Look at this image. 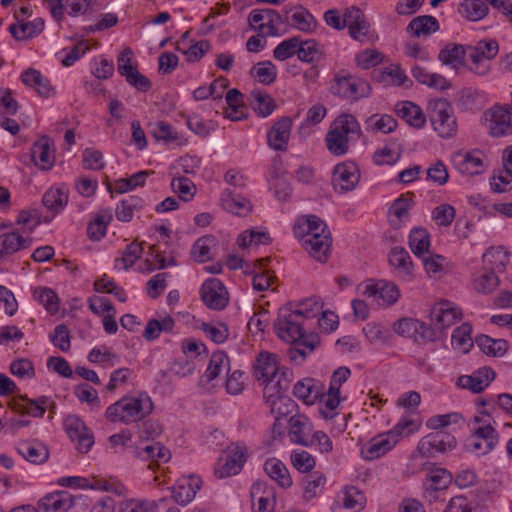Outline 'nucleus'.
Segmentation results:
<instances>
[{
  "label": "nucleus",
  "instance_id": "21",
  "mask_svg": "<svg viewBox=\"0 0 512 512\" xmlns=\"http://www.w3.org/2000/svg\"><path fill=\"white\" fill-rule=\"evenodd\" d=\"M313 425L308 417L303 414H296L289 419V436L293 443L302 446L311 445Z\"/></svg>",
  "mask_w": 512,
  "mask_h": 512
},
{
  "label": "nucleus",
  "instance_id": "58",
  "mask_svg": "<svg viewBox=\"0 0 512 512\" xmlns=\"http://www.w3.org/2000/svg\"><path fill=\"white\" fill-rule=\"evenodd\" d=\"M34 298L50 313L55 314L59 310V299L54 290L47 287H38L34 290Z\"/></svg>",
  "mask_w": 512,
  "mask_h": 512
},
{
  "label": "nucleus",
  "instance_id": "23",
  "mask_svg": "<svg viewBox=\"0 0 512 512\" xmlns=\"http://www.w3.org/2000/svg\"><path fill=\"white\" fill-rule=\"evenodd\" d=\"M34 164L41 170H50L55 163V150L49 137L42 136L31 148Z\"/></svg>",
  "mask_w": 512,
  "mask_h": 512
},
{
  "label": "nucleus",
  "instance_id": "17",
  "mask_svg": "<svg viewBox=\"0 0 512 512\" xmlns=\"http://www.w3.org/2000/svg\"><path fill=\"white\" fill-rule=\"evenodd\" d=\"M247 458L246 447L240 444H231L227 449V458L221 468H215V473L219 478L236 475L242 469Z\"/></svg>",
  "mask_w": 512,
  "mask_h": 512
},
{
  "label": "nucleus",
  "instance_id": "12",
  "mask_svg": "<svg viewBox=\"0 0 512 512\" xmlns=\"http://www.w3.org/2000/svg\"><path fill=\"white\" fill-rule=\"evenodd\" d=\"M201 298L208 308L222 310L228 304L229 294L219 279L210 278L202 284Z\"/></svg>",
  "mask_w": 512,
  "mask_h": 512
},
{
  "label": "nucleus",
  "instance_id": "24",
  "mask_svg": "<svg viewBox=\"0 0 512 512\" xmlns=\"http://www.w3.org/2000/svg\"><path fill=\"white\" fill-rule=\"evenodd\" d=\"M461 317L460 309L448 301L439 302L431 309V320L438 329L450 327Z\"/></svg>",
  "mask_w": 512,
  "mask_h": 512
},
{
  "label": "nucleus",
  "instance_id": "42",
  "mask_svg": "<svg viewBox=\"0 0 512 512\" xmlns=\"http://www.w3.org/2000/svg\"><path fill=\"white\" fill-rule=\"evenodd\" d=\"M42 203L54 213L62 211L68 203V189L65 186L49 188L43 195Z\"/></svg>",
  "mask_w": 512,
  "mask_h": 512
},
{
  "label": "nucleus",
  "instance_id": "13",
  "mask_svg": "<svg viewBox=\"0 0 512 512\" xmlns=\"http://www.w3.org/2000/svg\"><path fill=\"white\" fill-rule=\"evenodd\" d=\"M489 134L493 137H503L512 134L510 111L503 106H494L485 113Z\"/></svg>",
  "mask_w": 512,
  "mask_h": 512
},
{
  "label": "nucleus",
  "instance_id": "14",
  "mask_svg": "<svg viewBox=\"0 0 512 512\" xmlns=\"http://www.w3.org/2000/svg\"><path fill=\"white\" fill-rule=\"evenodd\" d=\"M63 425L70 439L77 442V449L87 453L94 444V438L84 422L76 415H68Z\"/></svg>",
  "mask_w": 512,
  "mask_h": 512
},
{
  "label": "nucleus",
  "instance_id": "52",
  "mask_svg": "<svg viewBox=\"0 0 512 512\" xmlns=\"http://www.w3.org/2000/svg\"><path fill=\"white\" fill-rule=\"evenodd\" d=\"M174 320L170 316H165L161 320L150 319L144 329L143 337L147 341L155 340L161 332H170L173 330Z\"/></svg>",
  "mask_w": 512,
  "mask_h": 512
},
{
  "label": "nucleus",
  "instance_id": "9",
  "mask_svg": "<svg viewBox=\"0 0 512 512\" xmlns=\"http://www.w3.org/2000/svg\"><path fill=\"white\" fill-rule=\"evenodd\" d=\"M263 397L266 404L270 407L271 414L275 415L276 421L292 413L296 407V403L290 397L283 394L281 386L268 385L264 387Z\"/></svg>",
  "mask_w": 512,
  "mask_h": 512
},
{
  "label": "nucleus",
  "instance_id": "41",
  "mask_svg": "<svg viewBox=\"0 0 512 512\" xmlns=\"http://www.w3.org/2000/svg\"><path fill=\"white\" fill-rule=\"evenodd\" d=\"M17 451L23 458L33 464H42L49 457L47 447L38 442H21L17 447Z\"/></svg>",
  "mask_w": 512,
  "mask_h": 512
},
{
  "label": "nucleus",
  "instance_id": "32",
  "mask_svg": "<svg viewBox=\"0 0 512 512\" xmlns=\"http://www.w3.org/2000/svg\"><path fill=\"white\" fill-rule=\"evenodd\" d=\"M322 406L319 409L320 414L325 419H336L340 421L339 430H345L347 426V416L345 414L339 415L335 410L339 406L340 397L339 392L328 389L327 393L322 396Z\"/></svg>",
  "mask_w": 512,
  "mask_h": 512
},
{
  "label": "nucleus",
  "instance_id": "59",
  "mask_svg": "<svg viewBox=\"0 0 512 512\" xmlns=\"http://www.w3.org/2000/svg\"><path fill=\"white\" fill-rule=\"evenodd\" d=\"M297 56L303 62L312 63L320 60L322 51L315 40H298Z\"/></svg>",
  "mask_w": 512,
  "mask_h": 512
},
{
  "label": "nucleus",
  "instance_id": "39",
  "mask_svg": "<svg viewBox=\"0 0 512 512\" xmlns=\"http://www.w3.org/2000/svg\"><path fill=\"white\" fill-rule=\"evenodd\" d=\"M47 4L55 20L62 18L64 9L68 11L69 15L76 16L84 13L89 6L88 0H66L65 7L62 5V0H48Z\"/></svg>",
  "mask_w": 512,
  "mask_h": 512
},
{
  "label": "nucleus",
  "instance_id": "54",
  "mask_svg": "<svg viewBox=\"0 0 512 512\" xmlns=\"http://www.w3.org/2000/svg\"><path fill=\"white\" fill-rule=\"evenodd\" d=\"M471 332L472 327L468 323H463L461 326L457 327L452 333L451 342L453 347L463 353H467L473 346Z\"/></svg>",
  "mask_w": 512,
  "mask_h": 512
},
{
  "label": "nucleus",
  "instance_id": "49",
  "mask_svg": "<svg viewBox=\"0 0 512 512\" xmlns=\"http://www.w3.org/2000/svg\"><path fill=\"white\" fill-rule=\"evenodd\" d=\"M230 370V363L228 356L223 351L214 352L209 361V365L205 372L207 381H212L217 378L221 373H228Z\"/></svg>",
  "mask_w": 512,
  "mask_h": 512
},
{
  "label": "nucleus",
  "instance_id": "8",
  "mask_svg": "<svg viewBox=\"0 0 512 512\" xmlns=\"http://www.w3.org/2000/svg\"><path fill=\"white\" fill-rule=\"evenodd\" d=\"M456 447V439L454 436L437 431L423 437L417 446L418 451L424 457H435L438 453L451 451Z\"/></svg>",
  "mask_w": 512,
  "mask_h": 512
},
{
  "label": "nucleus",
  "instance_id": "62",
  "mask_svg": "<svg viewBox=\"0 0 512 512\" xmlns=\"http://www.w3.org/2000/svg\"><path fill=\"white\" fill-rule=\"evenodd\" d=\"M143 200L136 196H129L123 199L116 207V217L123 222H129L133 217V212L142 207Z\"/></svg>",
  "mask_w": 512,
  "mask_h": 512
},
{
  "label": "nucleus",
  "instance_id": "7",
  "mask_svg": "<svg viewBox=\"0 0 512 512\" xmlns=\"http://www.w3.org/2000/svg\"><path fill=\"white\" fill-rule=\"evenodd\" d=\"M331 90L333 94L342 98L359 100L369 96L371 87L367 81L347 74L337 75Z\"/></svg>",
  "mask_w": 512,
  "mask_h": 512
},
{
  "label": "nucleus",
  "instance_id": "4",
  "mask_svg": "<svg viewBox=\"0 0 512 512\" xmlns=\"http://www.w3.org/2000/svg\"><path fill=\"white\" fill-rule=\"evenodd\" d=\"M429 119L434 131L441 138H452L456 135L458 125L451 104L445 99H435L428 104Z\"/></svg>",
  "mask_w": 512,
  "mask_h": 512
},
{
  "label": "nucleus",
  "instance_id": "28",
  "mask_svg": "<svg viewBox=\"0 0 512 512\" xmlns=\"http://www.w3.org/2000/svg\"><path fill=\"white\" fill-rule=\"evenodd\" d=\"M280 16L272 9H255L252 10L248 17L251 29L263 32H275V23L278 22Z\"/></svg>",
  "mask_w": 512,
  "mask_h": 512
},
{
  "label": "nucleus",
  "instance_id": "38",
  "mask_svg": "<svg viewBox=\"0 0 512 512\" xmlns=\"http://www.w3.org/2000/svg\"><path fill=\"white\" fill-rule=\"evenodd\" d=\"M269 258H261L254 264L253 270L249 272L252 274V285L254 290L266 291L273 283L275 276L266 268Z\"/></svg>",
  "mask_w": 512,
  "mask_h": 512
},
{
  "label": "nucleus",
  "instance_id": "11",
  "mask_svg": "<svg viewBox=\"0 0 512 512\" xmlns=\"http://www.w3.org/2000/svg\"><path fill=\"white\" fill-rule=\"evenodd\" d=\"M254 377L264 387L268 385L281 386L280 378L278 377V364L275 354L268 352H261L254 365Z\"/></svg>",
  "mask_w": 512,
  "mask_h": 512
},
{
  "label": "nucleus",
  "instance_id": "6",
  "mask_svg": "<svg viewBox=\"0 0 512 512\" xmlns=\"http://www.w3.org/2000/svg\"><path fill=\"white\" fill-rule=\"evenodd\" d=\"M468 60L471 63L468 68L473 73L484 76L490 71L489 61L496 57L499 51V45L494 39H484L478 41L475 45H468Z\"/></svg>",
  "mask_w": 512,
  "mask_h": 512
},
{
  "label": "nucleus",
  "instance_id": "2",
  "mask_svg": "<svg viewBox=\"0 0 512 512\" xmlns=\"http://www.w3.org/2000/svg\"><path fill=\"white\" fill-rule=\"evenodd\" d=\"M153 410V403L146 394L126 396L110 405L105 412L111 422L132 424L144 419Z\"/></svg>",
  "mask_w": 512,
  "mask_h": 512
},
{
  "label": "nucleus",
  "instance_id": "40",
  "mask_svg": "<svg viewBox=\"0 0 512 512\" xmlns=\"http://www.w3.org/2000/svg\"><path fill=\"white\" fill-rule=\"evenodd\" d=\"M389 263L404 279L412 276L413 264L409 253L402 247H394L389 254Z\"/></svg>",
  "mask_w": 512,
  "mask_h": 512
},
{
  "label": "nucleus",
  "instance_id": "45",
  "mask_svg": "<svg viewBox=\"0 0 512 512\" xmlns=\"http://www.w3.org/2000/svg\"><path fill=\"white\" fill-rule=\"evenodd\" d=\"M408 243L413 254L422 257L429 252L430 234L425 228L416 227L411 230Z\"/></svg>",
  "mask_w": 512,
  "mask_h": 512
},
{
  "label": "nucleus",
  "instance_id": "51",
  "mask_svg": "<svg viewBox=\"0 0 512 512\" xmlns=\"http://www.w3.org/2000/svg\"><path fill=\"white\" fill-rule=\"evenodd\" d=\"M476 343L482 352L494 357L503 356L508 349V343L506 340L492 339L487 335L477 337Z\"/></svg>",
  "mask_w": 512,
  "mask_h": 512
},
{
  "label": "nucleus",
  "instance_id": "57",
  "mask_svg": "<svg viewBox=\"0 0 512 512\" xmlns=\"http://www.w3.org/2000/svg\"><path fill=\"white\" fill-rule=\"evenodd\" d=\"M251 105L254 111L261 117L269 116L276 108L274 99L264 92H253Z\"/></svg>",
  "mask_w": 512,
  "mask_h": 512
},
{
  "label": "nucleus",
  "instance_id": "15",
  "mask_svg": "<svg viewBox=\"0 0 512 512\" xmlns=\"http://www.w3.org/2000/svg\"><path fill=\"white\" fill-rule=\"evenodd\" d=\"M360 173L357 166L352 162L342 163L335 166L332 177V184L337 192L352 191L358 184Z\"/></svg>",
  "mask_w": 512,
  "mask_h": 512
},
{
  "label": "nucleus",
  "instance_id": "22",
  "mask_svg": "<svg viewBox=\"0 0 512 512\" xmlns=\"http://www.w3.org/2000/svg\"><path fill=\"white\" fill-rule=\"evenodd\" d=\"M363 295L368 298H374L376 301L382 300L383 305H392L400 297V291L397 285L385 281L371 283L364 286ZM380 304V302H378Z\"/></svg>",
  "mask_w": 512,
  "mask_h": 512
},
{
  "label": "nucleus",
  "instance_id": "36",
  "mask_svg": "<svg viewBox=\"0 0 512 512\" xmlns=\"http://www.w3.org/2000/svg\"><path fill=\"white\" fill-rule=\"evenodd\" d=\"M200 487V478L195 476L184 478L174 487L173 498L177 503L185 505L194 499Z\"/></svg>",
  "mask_w": 512,
  "mask_h": 512
},
{
  "label": "nucleus",
  "instance_id": "47",
  "mask_svg": "<svg viewBox=\"0 0 512 512\" xmlns=\"http://www.w3.org/2000/svg\"><path fill=\"white\" fill-rule=\"evenodd\" d=\"M458 11L469 21H479L487 15L488 6L482 0H463Z\"/></svg>",
  "mask_w": 512,
  "mask_h": 512
},
{
  "label": "nucleus",
  "instance_id": "63",
  "mask_svg": "<svg viewBox=\"0 0 512 512\" xmlns=\"http://www.w3.org/2000/svg\"><path fill=\"white\" fill-rule=\"evenodd\" d=\"M363 507V495L355 487L346 488L343 492L342 505L334 507V512L344 508L352 512L361 510Z\"/></svg>",
  "mask_w": 512,
  "mask_h": 512
},
{
  "label": "nucleus",
  "instance_id": "60",
  "mask_svg": "<svg viewBox=\"0 0 512 512\" xmlns=\"http://www.w3.org/2000/svg\"><path fill=\"white\" fill-rule=\"evenodd\" d=\"M466 55L468 56L467 46L455 44L442 49L439 59L443 64L456 66L463 62Z\"/></svg>",
  "mask_w": 512,
  "mask_h": 512
},
{
  "label": "nucleus",
  "instance_id": "64",
  "mask_svg": "<svg viewBox=\"0 0 512 512\" xmlns=\"http://www.w3.org/2000/svg\"><path fill=\"white\" fill-rule=\"evenodd\" d=\"M151 134L157 141H164L165 143L180 142V137L175 129L164 121L154 123Z\"/></svg>",
  "mask_w": 512,
  "mask_h": 512
},
{
  "label": "nucleus",
  "instance_id": "18",
  "mask_svg": "<svg viewBox=\"0 0 512 512\" xmlns=\"http://www.w3.org/2000/svg\"><path fill=\"white\" fill-rule=\"evenodd\" d=\"M454 167L461 173L469 176L478 175L483 172L484 164L479 151L456 152L452 155Z\"/></svg>",
  "mask_w": 512,
  "mask_h": 512
},
{
  "label": "nucleus",
  "instance_id": "30",
  "mask_svg": "<svg viewBox=\"0 0 512 512\" xmlns=\"http://www.w3.org/2000/svg\"><path fill=\"white\" fill-rule=\"evenodd\" d=\"M285 19L291 27L301 32H312L317 26L313 15L302 6L287 10Z\"/></svg>",
  "mask_w": 512,
  "mask_h": 512
},
{
  "label": "nucleus",
  "instance_id": "48",
  "mask_svg": "<svg viewBox=\"0 0 512 512\" xmlns=\"http://www.w3.org/2000/svg\"><path fill=\"white\" fill-rule=\"evenodd\" d=\"M1 250L0 255H10L21 249H25L30 246L31 239L24 238L16 232L5 233L0 237Z\"/></svg>",
  "mask_w": 512,
  "mask_h": 512
},
{
  "label": "nucleus",
  "instance_id": "16",
  "mask_svg": "<svg viewBox=\"0 0 512 512\" xmlns=\"http://www.w3.org/2000/svg\"><path fill=\"white\" fill-rule=\"evenodd\" d=\"M253 512H273L276 496L272 486L266 482L257 481L250 488Z\"/></svg>",
  "mask_w": 512,
  "mask_h": 512
},
{
  "label": "nucleus",
  "instance_id": "31",
  "mask_svg": "<svg viewBox=\"0 0 512 512\" xmlns=\"http://www.w3.org/2000/svg\"><path fill=\"white\" fill-rule=\"evenodd\" d=\"M21 80L26 86L34 88L41 97L49 98L55 95V88L50 81L36 69L25 70L21 74Z\"/></svg>",
  "mask_w": 512,
  "mask_h": 512
},
{
  "label": "nucleus",
  "instance_id": "29",
  "mask_svg": "<svg viewBox=\"0 0 512 512\" xmlns=\"http://www.w3.org/2000/svg\"><path fill=\"white\" fill-rule=\"evenodd\" d=\"M452 482V475L446 469L435 468L427 473L423 483L426 497L435 498L434 493L448 488Z\"/></svg>",
  "mask_w": 512,
  "mask_h": 512
},
{
  "label": "nucleus",
  "instance_id": "5",
  "mask_svg": "<svg viewBox=\"0 0 512 512\" xmlns=\"http://www.w3.org/2000/svg\"><path fill=\"white\" fill-rule=\"evenodd\" d=\"M304 310L282 308L274 324L277 335L284 341L295 343L303 337Z\"/></svg>",
  "mask_w": 512,
  "mask_h": 512
},
{
  "label": "nucleus",
  "instance_id": "27",
  "mask_svg": "<svg viewBox=\"0 0 512 512\" xmlns=\"http://www.w3.org/2000/svg\"><path fill=\"white\" fill-rule=\"evenodd\" d=\"M220 203L224 210L238 216H246L252 210L251 202L247 198L230 189L221 193Z\"/></svg>",
  "mask_w": 512,
  "mask_h": 512
},
{
  "label": "nucleus",
  "instance_id": "1",
  "mask_svg": "<svg viewBox=\"0 0 512 512\" xmlns=\"http://www.w3.org/2000/svg\"><path fill=\"white\" fill-rule=\"evenodd\" d=\"M294 235L316 261L324 263L331 252V233L324 221L315 215L300 217L294 225Z\"/></svg>",
  "mask_w": 512,
  "mask_h": 512
},
{
  "label": "nucleus",
  "instance_id": "35",
  "mask_svg": "<svg viewBox=\"0 0 512 512\" xmlns=\"http://www.w3.org/2000/svg\"><path fill=\"white\" fill-rule=\"evenodd\" d=\"M397 116L405 120L415 128H422L425 125L426 117L421 108L410 101H402L395 105Z\"/></svg>",
  "mask_w": 512,
  "mask_h": 512
},
{
  "label": "nucleus",
  "instance_id": "26",
  "mask_svg": "<svg viewBox=\"0 0 512 512\" xmlns=\"http://www.w3.org/2000/svg\"><path fill=\"white\" fill-rule=\"evenodd\" d=\"M398 442L397 438H393V433L379 435L369 441L362 449L361 453L367 460H374L390 451Z\"/></svg>",
  "mask_w": 512,
  "mask_h": 512
},
{
  "label": "nucleus",
  "instance_id": "53",
  "mask_svg": "<svg viewBox=\"0 0 512 512\" xmlns=\"http://www.w3.org/2000/svg\"><path fill=\"white\" fill-rule=\"evenodd\" d=\"M410 206V201L404 197L393 202L389 210V221L394 228H399L408 219Z\"/></svg>",
  "mask_w": 512,
  "mask_h": 512
},
{
  "label": "nucleus",
  "instance_id": "37",
  "mask_svg": "<svg viewBox=\"0 0 512 512\" xmlns=\"http://www.w3.org/2000/svg\"><path fill=\"white\" fill-rule=\"evenodd\" d=\"M138 456L142 460H149L148 468L154 470L156 467H159L160 463H167L171 458V453L161 443L156 442L141 449L138 452Z\"/></svg>",
  "mask_w": 512,
  "mask_h": 512
},
{
  "label": "nucleus",
  "instance_id": "33",
  "mask_svg": "<svg viewBox=\"0 0 512 512\" xmlns=\"http://www.w3.org/2000/svg\"><path fill=\"white\" fill-rule=\"evenodd\" d=\"M376 79L378 82L387 86H401L409 88L412 86V80L406 75L399 64H391L378 72Z\"/></svg>",
  "mask_w": 512,
  "mask_h": 512
},
{
  "label": "nucleus",
  "instance_id": "3",
  "mask_svg": "<svg viewBox=\"0 0 512 512\" xmlns=\"http://www.w3.org/2000/svg\"><path fill=\"white\" fill-rule=\"evenodd\" d=\"M361 129L357 119L351 114L338 116L331 125L325 141L327 149L336 156L345 155L349 150V141L358 137Z\"/></svg>",
  "mask_w": 512,
  "mask_h": 512
},
{
  "label": "nucleus",
  "instance_id": "43",
  "mask_svg": "<svg viewBox=\"0 0 512 512\" xmlns=\"http://www.w3.org/2000/svg\"><path fill=\"white\" fill-rule=\"evenodd\" d=\"M482 260L484 269L503 272L509 262L508 252L501 246L491 247L483 254Z\"/></svg>",
  "mask_w": 512,
  "mask_h": 512
},
{
  "label": "nucleus",
  "instance_id": "46",
  "mask_svg": "<svg viewBox=\"0 0 512 512\" xmlns=\"http://www.w3.org/2000/svg\"><path fill=\"white\" fill-rule=\"evenodd\" d=\"M397 127V121L388 114H373L365 122L369 132L388 134Z\"/></svg>",
  "mask_w": 512,
  "mask_h": 512
},
{
  "label": "nucleus",
  "instance_id": "56",
  "mask_svg": "<svg viewBox=\"0 0 512 512\" xmlns=\"http://www.w3.org/2000/svg\"><path fill=\"white\" fill-rule=\"evenodd\" d=\"M293 394L307 404H312L319 397V391L315 387L314 381L309 378L298 381L294 385Z\"/></svg>",
  "mask_w": 512,
  "mask_h": 512
},
{
  "label": "nucleus",
  "instance_id": "50",
  "mask_svg": "<svg viewBox=\"0 0 512 512\" xmlns=\"http://www.w3.org/2000/svg\"><path fill=\"white\" fill-rule=\"evenodd\" d=\"M326 483V477L321 472H314L303 478V498L309 501L315 498L319 492L323 489Z\"/></svg>",
  "mask_w": 512,
  "mask_h": 512
},
{
  "label": "nucleus",
  "instance_id": "61",
  "mask_svg": "<svg viewBox=\"0 0 512 512\" xmlns=\"http://www.w3.org/2000/svg\"><path fill=\"white\" fill-rule=\"evenodd\" d=\"M171 188L173 192L176 193L184 202L192 200L196 193L194 183L190 179L182 176L174 177L172 179Z\"/></svg>",
  "mask_w": 512,
  "mask_h": 512
},
{
  "label": "nucleus",
  "instance_id": "20",
  "mask_svg": "<svg viewBox=\"0 0 512 512\" xmlns=\"http://www.w3.org/2000/svg\"><path fill=\"white\" fill-rule=\"evenodd\" d=\"M495 378V372L487 366L481 367L471 375H462L457 379V385L473 393L482 392Z\"/></svg>",
  "mask_w": 512,
  "mask_h": 512
},
{
  "label": "nucleus",
  "instance_id": "19",
  "mask_svg": "<svg viewBox=\"0 0 512 512\" xmlns=\"http://www.w3.org/2000/svg\"><path fill=\"white\" fill-rule=\"evenodd\" d=\"M291 128L292 119L290 117L284 116L277 120L268 132V146L276 151H285L288 146Z\"/></svg>",
  "mask_w": 512,
  "mask_h": 512
},
{
  "label": "nucleus",
  "instance_id": "44",
  "mask_svg": "<svg viewBox=\"0 0 512 512\" xmlns=\"http://www.w3.org/2000/svg\"><path fill=\"white\" fill-rule=\"evenodd\" d=\"M345 28L348 32L367 31L370 28V22L364 12L356 7L351 6L344 9Z\"/></svg>",
  "mask_w": 512,
  "mask_h": 512
},
{
  "label": "nucleus",
  "instance_id": "55",
  "mask_svg": "<svg viewBox=\"0 0 512 512\" xmlns=\"http://www.w3.org/2000/svg\"><path fill=\"white\" fill-rule=\"evenodd\" d=\"M498 284L499 280L496 273L488 269H484L473 280L475 290L483 294L491 293Z\"/></svg>",
  "mask_w": 512,
  "mask_h": 512
},
{
  "label": "nucleus",
  "instance_id": "25",
  "mask_svg": "<svg viewBox=\"0 0 512 512\" xmlns=\"http://www.w3.org/2000/svg\"><path fill=\"white\" fill-rule=\"evenodd\" d=\"M73 504V497L69 492L59 491L43 497L38 507L40 512H67Z\"/></svg>",
  "mask_w": 512,
  "mask_h": 512
},
{
  "label": "nucleus",
  "instance_id": "10",
  "mask_svg": "<svg viewBox=\"0 0 512 512\" xmlns=\"http://www.w3.org/2000/svg\"><path fill=\"white\" fill-rule=\"evenodd\" d=\"M393 329L398 335L410 338L415 342L433 341L435 339V333L431 327L412 318H402L396 321Z\"/></svg>",
  "mask_w": 512,
  "mask_h": 512
},
{
  "label": "nucleus",
  "instance_id": "34",
  "mask_svg": "<svg viewBox=\"0 0 512 512\" xmlns=\"http://www.w3.org/2000/svg\"><path fill=\"white\" fill-rule=\"evenodd\" d=\"M265 473L281 488L291 487L293 481L286 465L277 458H269L264 463Z\"/></svg>",
  "mask_w": 512,
  "mask_h": 512
}]
</instances>
